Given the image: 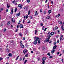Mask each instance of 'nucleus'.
I'll return each instance as SVG.
<instances>
[{"label": "nucleus", "instance_id": "obj_60", "mask_svg": "<svg viewBox=\"0 0 64 64\" xmlns=\"http://www.w3.org/2000/svg\"><path fill=\"white\" fill-rule=\"evenodd\" d=\"M24 22H25V20H23V23H24Z\"/></svg>", "mask_w": 64, "mask_h": 64}, {"label": "nucleus", "instance_id": "obj_41", "mask_svg": "<svg viewBox=\"0 0 64 64\" xmlns=\"http://www.w3.org/2000/svg\"><path fill=\"white\" fill-rule=\"evenodd\" d=\"M51 4L52 5H53V1H52L51 2Z\"/></svg>", "mask_w": 64, "mask_h": 64}, {"label": "nucleus", "instance_id": "obj_1", "mask_svg": "<svg viewBox=\"0 0 64 64\" xmlns=\"http://www.w3.org/2000/svg\"><path fill=\"white\" fill-rule=\"evenodd\" d=\"M39 39V38L38 37H35L34 38V39L35 40L34 42V45H37V41H38V40Z\"/></svg>", "mask_w": 64, "mask_h": 64}, {"label": "nucleus", "instance_id": "obj_23", "mask_svg": "<svg viewBox=\"0 0 64 64\" xmlns=\"http://www.w3.org/2000/svg\"><path fill=\"white\" fill-rule=\"evenodd\" d=\"M48 38H50H50H51V36L49 34L48 35Z\"/></svg>", "mask_w": 64, "mask_h": 64}, {"label": "nucleus", "instance_id": "obj_5", "mask_svg": "<svg viewBox=\"0 0 64 64\" xmlns=\"http://www.w3.org/2000/svg\"><path fill=\"white\" fill-rule=\"evenodd\" d=\"M20 28H23L24 26H23V25L22 24H21L20 25Z\"/></svg>", "mask_w": 64, "mask_h": 64}, {"label": "nucleus", "instance_id": "obj_62", "mask_svg": "<svg viewBox=\"0 0 64 64\" xmlns=\"http://www.w3.org/2000/svg\"><path fill=\"white\" fill-rule=\"evenodd\" d=\"M31 52L32 54H33V51H31Z\"/></svg>", "mask_w": 64, "mask_h": 64}, {"label": "nucleus", "instance_id": "obj_13", "mask_svg": "<svg viewBox=\"0 0 64 64\" xmlns=\"http://www.w3.org/2000/svg\"><path fill=\"white\" fill-rule=\"evenodd\" d=\"M19 35L20 36V37H22L23 36V34L21 33H20Z\"/></svg>", "mask_w": 64, "mask_h": 64}, {"label": "nucleus", "instance_id": "obj_46", "mask_svg": "<svg viewBox=\"0 0 64 64\" xmlns=\"http://www.w3.org/2000/svg\"><path fill=\"white\" fill-rule=\"evenodd\" d=\"M6 31V28L4 29V32H5Z\"/></svg>", "mask_w": 64, "mask_h": 64}, {"label": "nucleus", "instance_id": "obj_30", "mask_svg": "<svg viewBox=\"0 0 64 64\" xmlns=\"http://www.w3.org/2000/svg\"><path fill=\"white\" fill-rule=\"evenodd\" d=\"M44 24L43 23H41L40 24V26L42 27L43 26Z\"/></svg>", "mask_w": 64, "mask_h": 64}, {"label": "nucleus", "instance_id": "obj_4", "mask_svg": "<svg viewBox=\"0 0 64 64\" xmlns=\"http://www.w3.org/2000/svg\"><path fill=\"white\" fill-rule=\"evenodd\" d=\"M27 52H28V50H26V49H25L24 50L23 53H24V54H26V53H27Z\"/></svg>", "mask_w": 64, "mask_h": 64}, {"label": "nucleus", "instance_id": "obj_17", "mask_svg": "<svg viewBox=\"0 0 64 64\" xmlns=\"http://www.w3.org/2000/svg\"><path fill=\"white\" fill-rule=\"evenodd\" d=\"M54 32H52L50 34V35L52 36H53V35H54Z\"/></svg>", "mask_w": 64, "mask_h": 64}, {"label": "nucleus", "instance_id": "obj_12", "mask_svg": "<svg viewBox=\"0 0 64 64\" xmlns=\"http://www.w3.org/2000/svg\"><path fill=\"white\" fill-rule=\"evenodd\" d=\"M50 38H48L46 40V42H49V40H50Z\"/></svg>", "mask_w": 64, "mask_h": 64}, {"label": "nucleus", "instance_id": "obj_36", "mask_svg": "<svg viewBox=\"0 0 64 64\" xmlns=\"http://www.w3.org/2000/svg\"><path fill=\"white\" fill-rule=\"evenodd\" d=\"M44 14H46V11H44Z\"/></svg>", "mask_w": 64, "mask_h": 64}, {"label": "nucleus", "instance_id": "obj_57", "mask_svg": "<svg viewBox=\"0 0 64 64\" xmlns=\"http://www.w3.org/2000/svg\"><path fill=\"white\" fill-rule=\"evenodd\" d=\"M31 23V21H30V20H29V22H28V23Z\"/></svg>", "mask_w": 64, "mask_h": 64}, {"label": "nucleus", "instance_id": "obj_24", "mask_svg": "<svg viewBox=\"0 0 64 64\" xmlns=\"http://www.w3.org/2000/svg\"><path fill=\"white\" fill-rule=\"evenodd\" d=\"M21 48H24V45L22 44V45Z\"/></svg>", "mask_w": 64, "mask_h": 64}, {"label": "nucleus", "instance_id": "obj_16", "mask_svg": "<svg viewBox=\"0 0 64 64\" xmlns=\"http://www.w3.org/2000/svg\"><path fill=\"white\" fill-rule=\"evenodd\" d=\"M20 14H21V13L19 12L18 14H17L16 15V16H19L20 15Z\"/></svg>", "mask_w": 64, "mask_h": 64}, {"label": "nucleus", "instance_id": "obj_35", "mask_svg": "<svg viewBox=\"0 0 64 64\" xmlns=\"http://www.w3.org/2000/svg\"><path fill=\"white\" fill-rule=\"evenodd\" d=\"M27 60H26L24 62V64H26V63H27Z\"/></svg>", "mask_w": 64, "mask_h": 64}, {"label": "nucleus", "instance_id": "obj_54", "mask_svg": "<svg viewBox=\"0 0 64 64\" xmlns=\"http://www.w3.org/2000/svg\"><path fill=\"white\" fill-rule=\"evenodd\" d=\"M59 35H58L56 36V38H59Z\"/></svg>", "mask_w": 64, "mask_h": 64}, {"label": "nucleus", "instance_id": "obj_61", "mask_svg": "<svg viewBox=\"0 0 64 64\" xmlns=\"http://www.w3.org/2000/svg\"><path fill=\"white\" fill-rule=\"evenodd\" d=\"M46 30H47V28H45L44 30V31H46Z\"/></svg>", "mask_w": 64, "mask_h": 64}, {"label": "nucleus", "instance_id": "obj_34", "mask_svg": "<svg viewBox=\"0 0 64 64\" xmlns=\"http://www.w3.org/2000/svg\"><path fill=\"white\" fill-rule=\"evenodd\" d=\"M30 14H31V13H30V11L29 10L28 12V15H29Z\"/></svg>", "mask_w": 64, "mask_h": 64}, {"label": "nucleus", "instance_id": "obj_10", "mask_svg": "<svg viewBox=\"0 0 64 64\" xmlns=\"http://www.w3.org/2000/svg\"><path fill=\"white\" fill-rule=\"evenodd\" d=\"M8 56H10L11 57H12V56H13V55H12V54L11 53H9L8 54Z\"/></svg>", "mask_w": 64, "mask_h": 64}, {"label": "nucleus", "instance_id": "obj_58", "mask_svg": "<svg viewBox=\"0 0 64 64\" xmlns=\"http://www.w3.org/2000/svg\"><path fill=\"white\" fill-rule=\"evenodd\" d=\"M26 19H27V18H28V16H26Z\"/></svg>", "mask_w": 64, "mask_h": 64}, {"label": "nucleus", "instance_id": "obj_31", "mask_svg": "<svg viewBox=\"0 0 64 64\" xmlns=\"http://www.w3.org/2000/svg\"><path fill=\"white\" fill-rule=\"evenodd\" d=\"M20 46H21V45H22V43H23L22 42V41H20Z\"/></svg>", "mask_w": 64, "mask_h": 64}, {"label": "nucleus", "instance_id": "obj_51", "mask_svg": "<svg viewBox=\"0 0 64 64\" xmlns=\"http://www.w3.org/2000/svg\"><path fill=\"white\" fill-rule=\"evenodd\" d=\"M15 2H16V1H15V0H14L13 1V2H12V3H14Z\"/></svg>", "mask_w": 64, "mask_h": 64}, {"label": "nucleus", "instance_id": "obj_25", "mask_svg": "<svg viewBox=\"0 0 64 64\" xmlns=\"http://www.w3.org/2000/svg\"><path fill=\"white\" fill-rule=\"evenodd\" d=\"M40 43H41V42L40 41V40H39L38 41V44H40Z\"/></svg>", "mask_w": 64, "mask_h": 64}, {"label": "nucleus", "instance_id": "obj_42", "mask_svg": "<svg viewBox=\"0 0 64 64\" xmlns=\"http://www.w3.org/2000/svg\"><path fill=\"white\" fill-rule=\"evenodd\" d=\"M57 44V42H55L54 44V45H56V44Z\"/></svg>", "mask_w": 64, "mask_h": 64}, {"label": "nucleus", "instance_id": "obj_7", "mask_svg": "<svg viewBox=\"0 0 64 64\" xmlns=\"http://www.w3.org/2000/svg\"><path fill=\"white\" fill-rule=\"evenodd\" d=\"M63 35H61L60 37V41H61L62 40L63 38Z\"/></svg>", "mask_w": 64, "mask_h": 64}, {"label": "nucleus", "instance_id": "obj_19", "mask_svg": "<svg viewBox=\"0 0 64 64\" xmlns=\"http://www.w3.org/2000/svg\"><path fill=\"white\" fill-rule=\"evenodd\" d=\"M52 12V11H51V10H49L48 12V14H51V12Z\"/></svg>", "mask_w": 64, "mask_h": 64}, {"label": "nucleus", "instance_id": "obj_33", "mask_svg": "<svg viewBox=\"0 0 64 64\" xmlns=\"http://www.w3.org/2000/svg\"><path fill=\"white\" fill-rule=\"evenodd\" d=\"M30 19H32L33 18V16H30Z\"/></svg>", "mask_w": 64, "mask_h": 64}, {"label": "nucleus", "instance_id": "obj_50", "mask_svg": "<svg viewBox=\"0 0 64 64\" xmlns=\"http://www.w3.org/2000/svg\"><path fill=\"white\" fill-rule=\"evenodd\" d=\"M62 24V22H60V25Z\"/></svg>", "mask_w": 64, "mask_h": 64}, {"label": "nucleus", "instance_id": "obj_52", "mask_svg": "<svg viewBox=\"0 0 64 64\" xmlns=\"http://www.w3.org/2000/svg\"><path fill=\"white\" fill-rule=\"evenodd\" d=\"M57 55H59V54H60V52H57Z\"/></svg>", "mask_w": 64, "mask_h": 64}, {"label": "nucleus", "instance_id": "obj_40", "mask_svg": "<svg viewBox=\"0 0 64 64\" xmlns=\"http://www.w3.org/2000/svg\"><path fill=\"white\" fill-rule=\"evenodd\" d=\"M18 31V29H17L16 31V32H17Z\"/></svg>", "mask_w": 64, "mask_h": 64}, {"label": "nucleus", "instance_id": "obj_43", "mask_svg": "<svg viewBox=\"0 0 64 64\" xmlns=\"http://www.w3.org/2000/svg\"><path fill=\"white\" fill-rule=\"evenodd\" d=\"M27 2L28 3H29L30 2V0H28Z\"/></svg>", "mask_w": 64, "mask_h": 64}, {"label": "nucleus", "instance_id": "obj_27", "mask_svg": "<svg viewBox=\"0 0 64 64\" xmlns=\"http://www.w3.org/2000/svg\"><path fill=\"white\" fill-rule=\"evenodd\" d=\"M3 8H2L0 10V12H1V11H3Z\"/></svg>", "mask_w": 64, "mask_h": 64}, {"label": "nucleus", "instance_id": "obj_63", "mask_svg": "<svg viewBox=\"0 0 64 64\" xmlns=\"http://www.w3.org/2000/svg\"><path fill=\"white\" fill-rule=\"evenodd\" d=\"M25 58H23V60L24 61V60H25Z\"/></svg>", "mask_w": 64, "mask_h": 64}, {"label": "nucleus", "instance_id": "obj_2", "mask_svg": "<svg viewBox=\"0 0 64 64\" xmlns=\"http://www.w3.org/2000/svg\"><path fill=\"white\" fill-rule=\"evenodd\" d=\"M47 59V57H44L43 58H42V64H45V60Z\"/></svg>", "mask_w": 64, "mask_h": 64}, {"label": "nucleus", "instance_id": "obj_53", "mask_svg": "<svg viewBox=\"0 0 64 64\" xmlns=\"http://www.w3.org/2000/svg\"><path fill=\"white\" fill-rule=\"evenodd\" d=\"M13 42H14V41H11L10 43H13Z\"/></svg>", "mask_w": 64, "mask_h": 64}, {"label": "nucleus", "instance_id": "obj_48", "mask_svg": "<svg viewBox=\"0 0 64 64\" xmlns=\"http://www.w3.org/2000/svg\"><path fill=\"white\" fill-rule=\"evenodd\" d=\"M19 56H18V57H17L16 59V60H17V59H18V58H19Z\"/></svg>", "mask_w": 64, "mask_h": 64}, {"label": "nucleus", "instance_id": "obj_14", "mask_svg": "<svg viewBox=\"0 0 64 64\" xmlns=\"http://www.w3.org/2000/svg\"><path fill=\"white\" fill-rule=\"evenodd\" d=\"M50 18V16H47L46 17V19H48V20Z\"/></svg>", "mask_w": 64, "mask_h": 64}, {"label": "nucleus", "instance_id": "obj_26", "mask_svg": "<svg viewBox=\"0 0 64 64\" xmlns=\"http://www.w3.org/2000/svg\"><path fill=\"white\" fill-rule=\"evenodd\" d=\"M58 28L57 26L55 28L56 30H58Z\"/></svg>", "mask_w": 64, "mask_h": 64}, {"label": "nucleus", "instance_id": "obj_38", "mask_svg": "<svg viewBox=\"0 0 64 64\" xmlns=\"http://www.w3.org/2000/svg\"><path fill=\"white\" fill-rule=\"evenodd\" d=\"M44 29H45V26H44L42 28V30H44Z\"/></svg>", "mask_w": 64, "mask_h": 64}, {"label": "nucleus", "instance_id": "obj_20", "mask_svg": "<svg viewBox=\"0 0 64 64\" xmlns=\"http://www.w3.org/2000/svg\"><path fill=\"white\" fill-rule=\"evenodd\" d=\"M38 13V12H37V11H36L35 14L36 16H37V15H38V13Z\"/></svg>", "mask_w": 64, "mask_h": 64}, {"label": "nucleus", "instance_id": "obj_44", "mask_svg": "<svg viewBox=\"0 0 64 64\" xmlns=\"http://www.w3.org/2000/svg\"><path fill=\"white\" fill-rule=\"evenodd\" d=\"M37 30H35V34H36L37 33Z\"/></svg>", "mask_w": 64, "mask_h": 64}, {"label": "nucleus", "instance_id": "obj_11", "mask_svg": "<svg viewBox=\"0 0 64 64\" xmlns=\"http://www.w3.org/2000/svg\"><path fill=\"white\" fill-rule=\"evenodd\" d=\"M10 14H13V8L11 9V12Z\"/></svg>", "mask_w": 64, "mask_h": 64}, {"label": "nucleus", "instance_id": "obj_37", "mask_svg": "<svg viewBox=\"0 0 64 64\" xmlns=\"http://www.w3.org/2000/svg\"><path fill=\"white\" fill-rule=\"evenodd\" d=\"M50 4H48V8H49V9H50Z\"/></svg>", "mask_w": 64, "mask_h": 64}, {"label": "nucleus", "instance_id": "obj_55", "mask_svg": "<svg viewBox=\"0 0 64 64\" xmlns=\"http://www.w3.org/2000/svg\"><path fill=\"white\" fill-rule=\"evenodd\" d=\"M23 39L24 40H25V37H24L23 38Z\"/></svg>", "mask_w": 64, "mask_h": 64}, {"label": "nucleus", "instance_id": "obj_6", "mask_svg": "<svg viewBox=\"0 0 64 64\" xmlns=\"http://www.w3.org/2000/svg\"><path fill=\"white\" fill-rule=\"evenodd\" d=\"M8 25H9V26H11V25L12 24V23L10 21H9L8 22Z\"/></svg>", "mask_w": 64, "mask_h": 64}, {"label": "nucleus", "instance_id": "obj_45", "mask_svg": "<svg viewBox=\"0 0 64 64\" xmlns=\"http://www.w3.org/2000/svg\"><path fill=\"white\" fill-rule=\"evenodd\" d=\"M50 58H53V56H50Z\"/></svg>", "mask_w": 64, "mask_h": 64}, {"label": "nucleus", "instance_id": "obj_64", "mask_svg": "<svg viewBox=\"0 0 64 64\" xmlns=\"http://www.w3.org/2000/svg\"><path fill=\"white\" fill-rule=\"evenodd\" d=\"M57 43H59L60 42H59V41L58 40L57 42Z\"/></svg>", "mask_w": 64, "mask_h": 64}, {"label": "nucleus", "instance_id": "obj_47", "mask_svg": "<svg viewBox=\"0 0 64 64\" xmlns=\"http://www.w3.org/2000/svg\"><path fill=\"white\" fill-rule=\"evenodd\" d=\"M20 61H22V59L21 58H20Z\"/></svg>", "mask_w": 64, "mask_h": 64}, {"label": "nucleus", "instance_id": "obj_32", "mask_svg": "<svg viewBox=\"0 0 64 64\" xmlns=\"http://www.w3.org/2000/svg\"><path fill=\"white\" fill-rule=\"evenodd\" d=\"M42 11H43V10L42 9H41L40 10V13H42Z\"/></svg>", "mask_w": 64, "mask_h": 64}, {"label": "nucleus", "instance_id": "obj_8", "mask_svg": "<svg viewBox=\"0 0 64 64\" xmlns=\"http://www.w3.org/2000/svg\"><path fill=\"white\" fill-rule=\"evenodd\" d=\"M18 7L19 8H20V9H22V4H19L18 6Z\"/></svg>", "mask_w": 64, "mask_h": 64}, {"label": "nucleus", "instance_id": "obj_15", "mask_svg": "<svg viewBox=\"0 0 64 64\" xmlns=\"http://www.w3.org/2000/svg\"><path fill=\"white\" fill-rule=\"evenodd\" d=\"M7 52L8 53H9L10 52V49L9 48L7 49Z\"/></svg>", "mask_w": 64, "mask_h": 64}, {"label": "nucleus", "instance_id": "obj_56", "mask_svg": "<svg viewBox=\"0 0 64 64\" xmlns=\"http://www.w3.org/2000/svg\"><path fill=\"white\" fill-rule=\"evenodd\" d=\"M19 25H18L17 26V28H19Z\"/></svg>", "mask_w": 64, "mask_h": 64}, {"label": "nucleus", "instance_id": "obj_3", "mask_svg": "<svg viewBox=\"0 0 64 64\" xmlns=\"http://www.w3.org/2000/svg\"><path fill=\"white\" fill-rule=\"evenodd\" d=\"M11 21L13 23H15V22H16V20L14 18H12V19Z\"/></svg>", "mask_w": 64, "mask_h": 64}, {"label": "nucleus", "instance_id": "obj_39", "mask_svg": "<svg viewBox=\"0 0 64 64\" xmlns=\"http://www.w3.org/2000/svg\"><path fill=\"white\" fill-rule=\"evenodd\" d=\"M3 58H1L0 59V61H2V60H3Z\"/></svg>", "mask_w": 64, "mask_h": 64}, {"label": "nucleus", "instance_id": "obj_49", "mask_svg": "<svg viewBox=\"0 0 64 64\" xmlns=\"http://www.w3.org/2000/svg\"><path fill=\"white\" fill-rule=\"evenodd\" d=\"M8 11H9V10L8 9H7L6 10V12H8Z\"/></svg>", "mask_w": 64, "mask_h": 64}, {"label": "nucleus", "instance_id": "obj_29", "mask_svg": "<svg viewBox=\"0 0 64 64\" xmlns=\"http://www.w3.org/2000/svg\"><path fill=\"white\" fill-rule=\"evenodd\" d=\"M47 55L48 56H50L51 55V54H50L49 53H48L47 54Z\"/></svg>", "mask_w": 64, "mask_h": 64}, {"label": "nucleus", "instance_id": "obj_28", "mask_svg": "<svg viewBox=\"0 0 64 64\" xmlns=\"http://www.w3.org/2000/svg\"><path fill=\"white\" fill-rule=\"evenodd\" d=\"M28 54H27L26 55H25L26 57H28Z\"/></svg>", "mask_w": 64, "mask_h": 64}, {"label": "nucleus", "instance_id": "obj_9", "mask_svg": "<svg viewBox=\"0 0 64 64\" xmlns=\"http://www.w3.org/2000/svg\"><path fill=\"white\" fill-rule=\"evenodd\" d=\"M57 47V46H54V48H53V50H55L56 48Z\"/></svg>", "mask_w": 64, "mask_h": 64}, {"label": "nucleus", "instance_id": "obj_21", "mask_svg": "<svg viewBox=\"0 0 64 64\" xmlns=\"http://www.w3.org/2000/svg\"><path fill=\"white\" fill-rule=\"evenodd\" d=\"M9 4H7V8H8V9H9V8H10V6H8Z\"/></svg>", "mask_w": 64, "mask_h": 64}, {"label": "nucleus", "instance_id": "obj_59", "mask_svg": "<svg viewBox=\"0 0 64 64\" xmlns=\"http://www.w3.org/2000/svg\"><path fill=\"white\" fill-rule=\"evenodd\" d=\"M7 59H9V57H8L7 58H6Z\"/></svg>", "mask_w": 64, "mask_h": 64}, {"label": "nucleus", "instance_id": "obj_22", "mask_svg": "<svg viewBox=\"0 0 64 64\" xmlns=\"http://www.w3.org/2000/svg\"><path fill=\"white\" fill-rule=\"evenodd\" d=\"M55 50H52V54L54 53V52H55Z\"/></svg>", "mask_w": 64, "mask_h": 64}, {"label": "nucleus", "instance_id": "obj_18", "mask_svg": "<svg viewBox=\"0 0 64 64\" xmlns=\"http://www.w3.org/2000/svg\"><path fill=\"white\" fill-rule=\"evenodd\" d=\"M17 8L16 7L15 10L14 12H17Z\"/></svg>", "mask_w": 64, "mask_h": 64}]
</instances>
